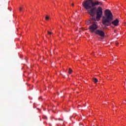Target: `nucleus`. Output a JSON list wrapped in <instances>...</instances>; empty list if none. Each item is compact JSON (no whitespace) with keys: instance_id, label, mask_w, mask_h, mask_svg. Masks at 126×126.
<instances>
[{"instance_id":"1","label":"nucleus","mask_w":126,"mask_h":126,"mask_svg":"<svg viewBox=\"0 0 126 126\" xmlns=\"http://www.w3.org/2000/svg\"><path fill=\"white\" fill-rule=\"evenodd\" d=\"M103 3L101 1H93V0H87L83 2V6L86 9L88 10V13L91 16H94L96 14V21H99L103 16V8L99 6L96 9L94 7L96 5H102Z\"/></svg>"},{"instance_id":"2","label":"nucleus","mask_w":126,"mask_h":126,"mask_svg":"<svg viewBox=\"0 0 126 126\" xmlns=\"http://www.w3.org/2000/svg\"><path fill=\"white\" fill-rule=\"evenodd\" d=\"M104 14L105 16L102 17V24L103 25L110 26L111 24H112L114 26H119L120 21L118 19H116L112 21L114 19V16L110 10L106 9L104 12Z\"/></svg>"},{"instance_id":"3","label":"nucleus","mask_w":126,"mask_h":126,"mask_svg":"<svg viewBox=\"0 0 126 126\" xmlns=\"http://www.w3.org/2000/svg\"><path fill=\"white\" fill-rule=\"evenodd\" d=\"M98 25L96 23H94L89 27V29L91 33H95V32L97 31V29H98Z\"/></svg>"},{"instance_id":"4","label":"nucleus","mask_w":126,"mask_h":126,"mask_svg":"<svg viewBox=\"0 0 126 126\" xmlns=\"http://www.w3.org/2000/svg\"><path fill=\"white\" fill-rule=\"evenodd\" d=\"M94 33L97 34V35H99V36H100V37H104V36H105V33L102 30H97Z\"/></svg>"},{"instance_id":"5","label":"nucleus","mask_w":126,"mask_h":126,"mask_svg":"<svg viewBox=\"0 0 126 126\" xmlns=\"http://www.w3.org/2000/svg\"><path fill=\"white\" fill-rule=\"evenodd\" d=\"M94 83H97L98 82V79L97 78L94 79Z\"/></svg>"},{"instance_id":"6","label":"nucleus","mask_w":126,"mask_h":126,"mask_svg":"<svg viewBox=\"0 0 126 126\" xmlns=\"http://www.w3.org/2000/svg\"><path fill=\"white\" fill-rule=\"evenodd\" d=\"M71 72H72V69H71V68H69V71H68V73H69V74H71Z\"/></svg>"},{"instance_id":"7","label":"nucleus","mask_w":126,"mask_h":126,"mask_svg":"<svg viewBox=\"0 0 126 126\" xmlns=\"http://www.w3.org/2000/svg\"><path fill=\"white\" fill-rule=\"evenodd\" d=\"M49 19H50V17L48 16H46L45 17V20H49Z\"/></svg>"},{"instance_id":"8","label":"nucleus","mask_w":126,"mask_h":126,"mask_svg":"<svg viewBox=\"0 0 126 126\" xmlns=\"http://www.w3.org/2000/svg\"><path fill=\"white\" fill-rule=\"evenodd\" d=\"M47 32H48V35H52V32H50L49 31H48Z\"/></svg>"},{"instance_id":"9","label":"nucleus","mask_w":126,"mask_h":126,"mask_svg":"<svg viewBox=\"0 0 126 126\" xmlns=\"http://www.w3.org/2000/svg\"><path fill=\"white\" fill-rule=\"evenodd\" d=\"M22 9H23V8L20 7V8H19L20 11H21L22 10Z\"/></svg>"},{"instance_id":"10","label":"nucleus","mask_w":126,"mask_h":126,"mask_svg":"<svg viewBox=\"0 0 126 126\" xmlns=\"http://www.w3.org/2000/svg\"><path fill=\"white\" fill-rule=\"evenodd\" d=\"M116 46H118L119 45V42H118V41L116 42Z\"/></svg>"},{"instance_id":"11","label":"nucleus","mask_w":126,"mask_h":126,"mask_svg":"<svg viewBox=\"0 0 126 126\" xmlns=\"http://www.w3.org/2000/svg\"><path fill=\"white\" fill-rule=\"evenodd\" d=\"M71 5H72V6H73V5H74V4L73 3H72Z\"/></svg>"},{"instance_id":"12","label":"nucleus","mask_w":126,"mask_h":126,"mask_svg":"<svg viewBox=\"0 0 126 126\" xmlns=\"http://www.w3.org/2000/svg\"><path fill=\"white\" fill-rule=\"evenodd\" d=\"M59 121H63V119H59Z\"/></svg>"}]
</instances>
